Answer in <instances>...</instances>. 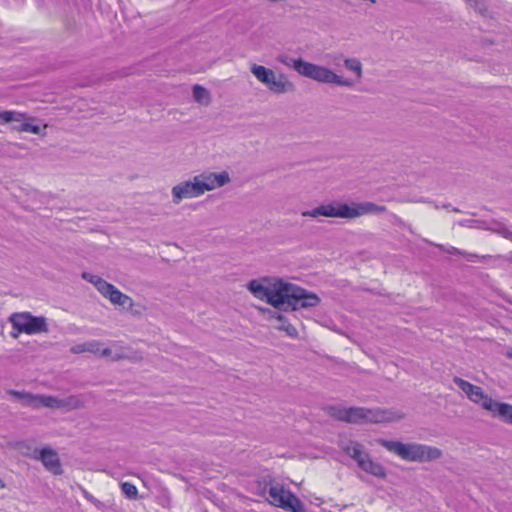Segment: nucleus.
I'll return each instance as SVG.
<instances>
[{
	"mask_svg": "<svg viewBox=\"0 0 512 512\" xmlns=\"http://www.w3.org/2000/svg\"><path fill=\"white\" fill-rule=\"evenodd\" d=\"M35 118L28 116L25 113H21L13 110H6L0 112V121L3 123H19L18 125H13L12 129L18 132H29L32 134H41L42 128L33 124Z\"/></svg>",
	"mask_w": 512,
	"mask_h": 512,
	"instance_id": "obj_7",
	"label": "nucleus"
},
{
	"mask_svg": "<svg viewBox=\"0 0 512 512\" xmlns=\"http://www.w3.org/2000/svg\"><path fill=\"white\" fill-rule=\"evenodd\" d=\"M100 294L103 297L108 298L114 305H118L126 309H131L133 306L132 298L122 293L118 288L109 282L100 291Z\"/></svg>",
	"mask_w": 512,
	"mask_h": 512,
	"instance_id": "obj_15",
	"label": "nucleus"
},
{
	"mask_svg": "<svg viewBox=\"0 0 512 512\" xmlns=\"http://www.w3.org/2000/svg\"><path fill=\"white\" fill-rule=\"evenodd\" d=\"M387 208L373 202L354 203L350 206L351 219L366 214H380L386 212Z\"/></svg>",
	"mask_w": 512,
	"mask_h": 512,
	"instance_id": "obj_17",
	"label": "nucleus"
},
{
	"mask_svg": "<svg viewBox=\"0 0 512 512\" xmlns=\"http://www.w3.org/2000/svg\"><path fill=\"white\" fill-rule=\"evenodd\" d=\"M121 491L128 499H136L138 496L137 487L130 482L121 483Z\"/></svg>",
	"mask_w": 512,
	"mask_h": 512,
	"instance_id": "obj_29",
	"label": "nucleus"
},
{
	"mask_svg": "<svg viewBox=\"0 0 512 512\" xmlns=\"http://www.w3.org/2000/svg\"><path fill=\"white\" fill-rule=\"evenodd\" d=\"M259 487L262 489V492L268 493L271 498V503L274 506L282 508L285 503V498L287 493L291 491L289 489H285L282 484L275 481L273 478L269 477L268 479L264 478L262 482H259Z\"/></svg>",
	"mask_w": 512,
	"mask_h": 512,
	"instance_id": "obj_11",
	"label": "nucleus"
},
{
	"mask_svg": "<svg viewBox=\"0 0 512 512\" xmlns=\"http://www.w3.org/2000/svg\"><path fill=\"white\" fill-rule=\"evenodd\" d=\"M282 509L290 512H307L302 501L292 492L287 493Z\"/></svg>",
	"mask_w": 512,
	"mask_h": 512,
	"instance_id": "obj_21",
	"label": "nucleus"
},
{
	"mask_svg": "<svg viewBox=\"0 0 512 512\" xmlns=\"http://www.w3.org/2000/svg\"><path fill=\"white\" fill-rule=\"evenodd\" d=\"M344 66L356 74L357 79L362 78V64L359 59L357 58H345L344 59Z\"/></svg>",
	"mask_w": 512,
	"mask_h": 512,
	"instance_id": "obj_25",
	"label": "nucleus"
},
{
	"mask_svg": "<svg viewBox=\"0 0 512 512\" xmlns=\"http://www.w3.org/2000/svg\"><path fill=\"white\" fill-rule=\"evenodd\" d=\"M276 319L279 321L277 328L286 332L291 338H297L298 331L295 326L288 322L286 317L282 314H277Z\"/></svg>",
	"mask_w": 512,
	"mask_h": 512,
	"instance_id": "obj_23",
	"label": "nucleus"
},
{
	"mask_svg": "<svg viewBox=\"0 0 512 512\" xmlns=\"http://www.w3.org/2000/svg\"><path fill=\"white\" fill-rule=\"evenodd\" d=\"M453 382L460 388L467 397L482 406V408L489 410L494 400L484 393L483 389L479 386L471 384L470 382L460 378L454 377Z\"/></svg>",
	"mask_w": 512,
	"mask_h": 512,
	"instance_id": "obj_9",
	"label": "nucleus"
},
{
	"mask_svg": "<svg viewBox=\"0 0 512 512\" xmlns=\"http://www.w3.org/2000/svg\"><path fill=\"white\" fill-rule=\"evenodd\" d=\"M467 1L470 3H474L475 5L477 4V0H467Z\"/></svg>",
	"mask_w": 512,
	"mask_h": 512,
	"instance_id": "obj_37",
	"label": "nucleus"
},
{
	"mask_svg": "<svg viewBox=\"0 0 512 512\" xmlns=\"http://www.w3.org/2000/svg\"><path fill=\"white\" fill-rule=\"evenodd\" d=\"M37 460H40L44 467L52 472L54 475H61L63 470L59 456L55 450L50 447H44L38 451V456H35Z\"/></svg>",
	"mask_w": 512,
	"mask_h": 512,
	"instance_id": "obj_14",
	"label": "nucleus"
},
{
	"mask_svg": "<svg viewBox=\"0 0 512 512\" xmlns=\"http://www.w3.org/2000/svg\"><path fill=\"white\" fill-rule=\"evenodd\" d=\"M9 321L17 331V333L11 332L12 337H17L20 333L34 335L48 332L47 319L44 316H34L30 312L13 313Z\"/></svg>",
	"mask_w": 512,
	"mask_h": 512,
	"instance_id": "obj_4",
	"label": "nucleus"
},
{
	"mask_svg": "<svg viewBox=\"0 0 512 512\" xmlns=\"http://www.w3.org/2000/svg\"><path fill=\"white\" fill-rule=\"evenodd\" d=\"M4 487H5V484H4L3 480L0 479V488H4Z\"/></svg>",
	"mask_w": 512,
	"mask_h": 512,
	"instance_id": "obj_35",
	"label": "nucleus"
},
{
	"mask_svg": "<svg viewBox=\"0 0 512 512\" xmlns=\"http://www.w3.org/2000/svg\"><path fill=\"white\" fill-rule=\"evenodd\" d=\"M96 346H98V343H96V342L84 343V344L77 345L76 347H74L73 351L75 353L84 352V351L95 352Z\"/></svg>",
	"mask_w": 512,
	"mask_h": 512,
	"instance_id": "obj_30",
	"label": "nucleus"
},
{
	"mask_svg": "<svg viewBox=\"0 0 512 512\" xmlns=\"http://www.w3.org/2000/svg\"><path fill=\"white\" fill-rule=\"evenodd\" d=\"M301 214L304 217L313 218L324 216L351 219L350 205L346 203H336V205L332 203L324 204L312 210L303 211Z\"/></svg>",
	"mask_w": 512,
	"mask_h": 512,
	"instance_id": "obj_8",
	"label": "nucleus"
},
{
	"mask_svg": "<svg viewBox=\"0 0 512 512\" xmlns=\"http://www.w3.org/2000/svg\"><path fill=\"white\" fill-rule=\"evenodd\" d=\"M250 71L274 94H284L295 90L294 83L283 73L276 75L272 69L257 64L251 65Z\"/></svg>",
	"mask_w": 512,
	"mask_h": 512,
	"instance_id": "obj_3",
	"label": "nucleus"
},
{
	"mask_svg": "<svg viewBox=\"0 0 512 512\" xmlns=\"http://www.w3.org/2000/svg\"><path fill=\"white\" fill-rule=\"evenodd\" d=\"M110 353H111V350H110L109 348H105V349L103 350V352H102V354H103V355H105V356L110 355Z\"/></svg>",
	"mask_w": 512,
	"mask_h": 512,
	"instance_id": "obj_34",
	"label": "nucleus"
},
{
	"mask_svg": "<svg viewBox=\"0 0 512 512\" xmlns=\"http://www.w3.org/2000/svg\"><path fill=\"white\" fill-rule=\"evenodd\" d=\"M277 62L288 68H293L299 75L303 76L307 63L303 59H294L287 54H279L276 57Z\"/></svg>",
	"mask_w": 512,
	"mask_h": 512,
	"instance_id": "obj_19",
	"label": "nucleus"
},
{
	"mask_svg": "<svg viewBox=\"0 0 512 512\" xmlns=\"http://www.w3.org/2000/svg\"><path fill=\"white\" fill-rule=\"evenodd\" d=\"M358 467L380 479H384L387 476L386 469L380 463L375 462L368 453L362 460H359Z\"/></svg>",
	"mask_w": 512,
	"mask_h": 512,
	"instance_id": "obj_18",
	"label": "nucleus"
},
{
	"mask_svg": "<svg viewBox=\"0 0 512 512\" xmlns=\"http://www.w3.org/2000/svg\"><path fill=\"white\" fill-rule=\"evenodd\" d=\"M489 229L512 242V231H510L505 224L494 221L491 223Z\"/></svg>",
	"mask_w": 512,
	"mask_h": 512,
	"instance_id": "obj_28",
	"label": "nucleus"
},
{
	"mask_svg": "<svg viewBox=\"0 0 512 512\" xmlns=\"http://www.w3.org/2000/svg\"><path fill=\"white\" fill-rule=\"evenodd\" d=\"M444 251L452 255H464V252L453 246L449 247L448 249H445Z\"/></svg>",
	"mask_w": 512,
	"mask_h": 512,
	"instance_id": "obj_31",
	"label": "nucleus"
},
{
	"mask_svg": "<svg viewBox=\"0 0 512 512\" xmlns=\"http://www.w3.org/2000/svg\"><path fill=\"white\" fill-rule=\"evenodd\" d=\"M326 413L332 418L346 422L347 416V408L338 406V405H330L325 408Z\"/></svg>",
	"mask_w": 512,
	"mask_h": 512,
	"instance_id": "obj_24",
	"label": "nucleus"
},
{
	"mask_svg": "<svg viewBox=\"0 0 512 512\" xmlns=\"http://www.w3.org/2000/svg\"><path fill=\"white\" fill-rule=\"evenodd\" d=\"M400 418H402L401 414L395 415L393 412L379 408L368 409L363 407H349L347 408L346 423H382Z\"/></svg>",
	"mask_w": 512,
	"mask_h": 512,
	"instance_id": "obj_5",
	"label": "nucleus"
},
{
	"mask_svg": "<svg viewBox=\"0 0 512 512\" xmlns=\"http://www.w3.org/2000/svg\"><path fill=\"white\" fill-rule=\"evenodd\" d=\"M381 446L399 456L401 459L410 462H431L442 457V451L434 446L420 443H402L400 441L379 440Z\"/></svg>",
	"mask_w": 512,
	"mask_h": 512,
	"instance_id": "obj_2",
	"label": "nucleus"
},
{
	"mask_svg": "<svg viewBox=\"0 0 512 512\" xmlns=\"http://www.w3.org/2000/svg\"><path fill=\"white\" fill-rule=\"evenodd\" d=\"M83 495H84V497H85L88 501H90L91 503H94V504H98V503H99V501H98L96 498H94V497H93L89 492H87L86 490H83Z\"/></svg>",
	"mask_w": 512,
	"mask_h": 512,
	"instance_id": "obj_32",
	"label": "nucleus"
},
{
	"mask_svg": "<svg viewBox=\"0 0 512 512\" xmlns=\"http://www.w3.org/2000/svg\"><path fill=\"white\" fill-rule=\"evenodd\" d=\"M83 399L78 395H70L66 398H57L51 395H45L44 407L51 409H65L67 411L82 408Z\"/></svg>",
	"mask_w": 512,
	"mask_h": 512,
	"instance_id": "obj_13",
	"label": "nucleus"
},
{
	"mask_svg": "<svg viewBox=\"0 0 512 512\" xmlns=\"http://www.w3.org/2000/svg\"><path fill=\"white\" fill-rule=\"evenodd\" d=\"M196 178H198V182L203 194L206 191H211L215 188L222 187L230 182V176L226 171L221 173H201L196 175Z\"/></svg>",
	"mask_w": 512,
	"mask_h": 512,
	"instance_id": "obj_12",
	"label": "nucleus"
},
{
	"mask_svg": "<svg viewBox=\"0 0 512 512\" xmlns=\"http://www.w3.org/2000/svg\"><path fill=\"white\" fill-rule=\"evenodd\" d=\"M443 207L448 208V207H450V204H445V205H443Z\"/></svg>",
	"mask_w": 512,
	"mask_h": 512,
	"instance_id": "obj_38",
	"label": "nucleus"
},
{
	"mask_svg": "<svg viewBox=\"0 0 512 512\" xmlns=\"http://www.w3.org/2000/svg\"><path fill=\"white\" fill-rule=\"evenodd\" d=\"M393 218L395 219L396 222H399L400 221V218L397 217V215H393Z\"/></svg>",
	"mask_w": 512,
	"mask_h": 512,
	"instance_id": "obj_36",
	"label": "nucleus"
},
{
	"mask_svg": "<svg viewBox=\"0 0 512 512\" xmlns=\"http://www.w3.org/2000/svg\"><path fill=\"white\" fill-rule=\"evenodd\" d=\"M509 423H512V417H511V419H510Z\"/></svg>",
	"mask_w": 512,
	"mask_h": 512,
	"instance_id": "obj_40",
	"label": "nucleus"
},
{
	"mask_svg": "<svg viewBox=\"0 0 512 512\" xmlns=\"http://www.w3.org/2000/svg\"><path fill=\"white\" fill-rule=\"evenodd\" d=\"M7 393L12 397L18 399L21 402V404L25 407H30L34 410L44 407L45 395L32 394L29 392L17 391L13 389L8 390Z\"/></svg>",
	"mask_w": 512,
	"mask_h": 512,
	"instance_id": "obj_16",
	"label": "nucleus"
},
{
	"mask_svg": "<svg viewBox=\"0 0 512 512\" xmlns=\"http://www.w3.org/2000/svg\"><path fill=\"white\" fill-rule=\"evenodd\" d=\"M476 222V220H473V219H469V220H463L460 222V225L462 226H468V227H473V224Z\"/></svg>",
	"mask_w": 512,
	"mask_h": 512,
	"instance_id": "obj_33",
	"label": "nucleus"
},
{
	"mask_svg": "<svg viewBox=\"0 0 512 512\" xmlns=\"http://www.w3.org/2000/svg\"><path fill=\"white\" fill-rule=\"evenodd\" d=\"M193 98L198 103H208L209 102V92L206 88L201 85L193 86Z\"/></svg>",
	"mask_w": 512,
	"mask_h": 512,
	"instance_id": "obj_27",
	"label": "nucleus"
},
{
	"mask_svg": "<svg viewBox=\"0 0 512 512\" xmlns=\"http://www.w3.org/2000/svg\"><path fill=\"white\" fill-rule=\"evenodd\" d=\"M303 76L321 83H332L344 87H352L354 85L352 80L343 78L324 66L310 62L307 63Z\"/></svg>",
	"mask_w": 512,
	"mask_h": 512,
	"instance_id": "obj_6",
	"label": "nucleus"
},
{
	"mask_svg": "<svg viewBox=\"0 0 512 512\" xmlns=\"http://www.w3.org/2000/svg\"><path fill=\"white\" fill-rule=\"evenodd\" d=\"M342 450L354 461L359 464V460H362L367 452L363 450L362 444L356 441H350L346 445L342 446Z\"/></svg>",
	"mask_w": 512,
	"mask_h": 512,
	"instance_id": "obj_20",
	"label": "nucleus"
},
{
	"mask_svg": "<svg viewBox=\"0 0 512 512\" xmlns=\"http://www.w3.org/2000/svg\"><path fill=\"white\" fill-rule=\"evenodd\" d=\"M171 193L174 204H179L183 199H190L203 195L196 176H194L190 181H184L175 185L172 188Z\"/></svg>",
	"mask_w": 512,
	"mask_h": 512,
	"instance_id": "obj_10",
	"label": "nucleus"
},
{
	"mask_svg": "<svg viewBox=\"0 0 512 512\" xmlns=\"http://www.w3.org/2000/svg\"><path fill=\"white\" fill-rule=\"evenodd\" d=\"M453 211H454V212H459V209H457V208H453Z\"/></svg>",
	"mask_w": 512,
	"mask_h": 512,
	"instance_id": "obj_39",
	"label": "nucleus"
},
{
	"mask_svg": "<svg viewBox=\"0 0 512 512\" xmlns=\"http://www.w3.org/2000/svg\"><path fill=\"white\" fill-rule=\"evenodd\" d=\"M81 277L84 280L88 281L89 283L93 284L99 293L104 288V286L108 283L103 278H101L97 275L91 274L89 272H83L81 274Z\"/></svg>",
	"mask_w": 512,
	"mask_h": 512,
	"instance_id": "obj_26",
	"label": "nucleus"
},
{
	"mask_svg": "<svg viewBox=\"0 0 512 512\" xmlns=\"http://www.w3.org/2000/svg\"><path fill=\"white\" fill-rule=\"evenodd\" d=\"M247 289L257 299L284 311L311 308L320 303V298L315 293L281 279L276 280L271 287L253 279L247 284Z\"/></svg>",
	"mask_w": 512,
	"mask_h": 512,
	"instance_id": "obj_1",
	"label": "nucleus"
},
{
	"mask_svg": "<svg viewBox=\"0 0 512 512\" xmlns=\"http://www.w3.org/2000/svg\"><path fill=\"white\" fill-rule=\"evenodd\" d=\"M491 406V409H489L488 411H491L495 415L500 416L506 422L510 421L512 417V405L494 401Z\"/></svg>",
	"mask_w": 512,
	"mask_h": 512,
	"instance_id": "obj_22",
	"label": "nucleus"
}]
</instances>
